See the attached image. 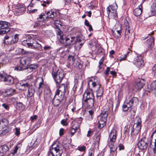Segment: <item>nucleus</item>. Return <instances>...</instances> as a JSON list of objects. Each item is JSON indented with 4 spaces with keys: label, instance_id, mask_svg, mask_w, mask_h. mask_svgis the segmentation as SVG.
Masks as SVG:
<instances>
[{
    "label": "nucleus",
    "instance_id": "nucleus-1",
    "mask_svg": "<svg viewBox=\"0 0 156 156\" xmlns=\"http://www.w3.org/2000/svg\"><path fill=\"white\" fill-rule=\"evenodd\" d=\"M31 58H30L24 57L22 58L20 60V66L16 67L15 70L20 71L24 70L28 73L34 71L37 68V65L30 64Z\"/></svg>",
    "mask_w": 156,
    "mask_h": 156
},
{
    "label": "nucleus",
    "instance_id": "nucleus-2",
    "mask_svg": "<svg viewBox=\"0 0 156 156\" xmlns=\"http://www.w3.org/2000/svg\"><path fill=\"white\" fill-rule=\"evenodd\" d=\"M30 37V39L28 38L23 41L22 42V44L26 47L36 49L39 51H42V46L37 41L41 39L39 36L37 35H32Z\"/></svg>",
    "mask_w": 156,
    "mask_h": 156
},
{
    "label": "nucleus",
    "instance_id": "nucleus-3",
    "mask_svg": "<svg viewBox=\"0 0 156 156\" xmlns=\"http://www.w3.org/2000/svg\"><path fill=\"white\" fill-rule=\"evenodd\" d=\"M56 31L59 42L65 46L72 45L76 41V37L71 34L64 35L59 28H57Z\"/></svg>",
    "mask_w": 156,
    "mask_h": 156
},
{
    "label": "nucleus",
    "instance_id": "nucleus-4",
    "mask_svg": "<svg viewBox=\"0 0 156 156\" xmlns=\"http://www.w3.org/2000/svg\"><path fill=\"white\" fill-rule=\"evenodd\" d=\"M62 152L59 145L56 144H54L50 149L48 156H61Z\"/></svg>",
    "mask_w": 156,
    "mask_h": 156
},
{
    "label": "nucleus",
    "instance_id": "nucleus-5",
    "mask_svg": "<svg viewBox=\"0 0 156 156\" xmlns=\"http://www.w3.org/2000/svg\"><path fill=\"white\" fill-rule=\"evenodd\" d=\"M52 75L53 78L57 83H61L64 77V75L63 72L61 71H59L58 69H53Z\"/></svg>",
    "mask_w": 156,
    "mask_h": 156
},
{
    "label": "nucleus",
    "instance_id": "nucleus-6",
    "mask_svg": "<svg viewBox=\"0 0 156 156\" xmlns=\"http://www.w3.org/2000/svg\"><path fill=\"white\" fill-rule=\"evenodd\" d=\"M138 101V98L135 97L132 98L129 101H126L122 106L123 111L125 112L127 111L129 108L131 107L133 105H136Z\"/></svg>",
    "mask_w": 156,
    "mask_h": 156
},
{
    "label": "nucleus",
    "instance_id": "nucleus-7",
    "mask_svg": "<svg viewBox=\"0 0 156 156\" xmlns=\"http://www.w3.org/2000/svg\"><path fill=\"white\" fill-rule=\"evenodd\" d=\"M67 88L66 85L62 84L56 90L55 98H59L61 100H63L65 91Z\"/></svg>",
    "mask_w": 156,
    "mask_h": 156
},
{
    "label": "nucleus",
    "instance_id": "nucleus-8",
    "mask_svg": "<svg viewBox=\"0 0 156 156\" xmlns=\"http://www.w3.org/2000/svg\"><path fill=\"white\" fill-rule=\"evenodd\" d=\"M91 83L93 88H98V89L96 91V96L97 98H98V97H101L103 94V88L101 87V85L98 82H93L92 80L90 79L89 80L88 84L89 85Z\"/></svg>",
    "mask_w": 156,
    "mask_h": 156
},
{
    "label": "nucleus",
    "instance_id": "nucleus-9",
    "mask_svg": "<svg viewBox=\"0 0 156 156\" xmlns=\"http://www.w3.org/2000/svg\"><path fill=\"white\" fill-rule=\"evenodd\" d=\"M108 112L107 111H102L100 115V118L98 122V127L100 129H102L105 125L107 121Z\"/></svg>",
    "mask_w": 156,
    "mask_h": 156
},
{
    "label": "nucleus",
    "instance_id": "nucleus-10",
    "mask_svg": "<svg viewBox=\"0 0 156 156\" xmlns=\"http://www.w3.org/2000/svg\"><path fill=\"white\" fill-rule=\"evenodd\" d=\"M18 35L17 34H15L14 37L5 35L3 43L7 45H11L17 43L18 40Z\"/></svg>",
    "mask_w": 156,
    "mask_h": 156
},
{
    "label": "nucleus",
    "instance_id": "nucleus-11",
    "mask_svg": "<svg viewBox=\"0 0 156 156\" xmlns=\"http://www.w3.org/2000/svg\"><path fill=\"white\" fill-rule=\"evenodd\" d=\"M9 23L7 22L0 21V34H6L10 31Z\"/></svg>",
    "mask_w": 156,
    "mask_h": 156
},
{
    "label": "nucleus",
    "instance_id": "nucleus-12",
    "mask_svg": "<svg viewBox=\"0 0 156 156\" xmlns=\"http://www.w3.org/2000/svg\"><path fill=\"white\" fill-rule=\"evenodd\" d=\"M133 62L139 68H142L144 66L142 57L140 55H136L134 58Z\"/></svg>",
    "mask_w": 156,
    "mask_h": 156
},
{
    "label": "nucleus",
    "instance_id": "nucleus-13",
    "mask_svg": "<svg viewBox=\"0 0 156 156\" xmlns=\"http://www.w3.org/2000/svg\"><path fill=\"white\" fill-rule=\"evenodd\" d=\"M149 141L146 138L141 139L138 142L137 146L138 148L141 150H145L148 145Z\"/></svg>",
    "mask_w": 156,
    "mask_h": 156
},
{
    "label": "nucleus",
    "instance_id": "nucleus-14",
    "mask_svg": "<svg viewBox=\"0 0 156 156\" xmlns=\"http://www.w3.org/2000/svg\"><path fill=\"white\" fill-rule=\"evenodd\" d=\"M92 98H94V97L92 90L90 89L87 90L83 94V100L84 99H89Z\"/></svg>",
    "mask_w": 156,
    "mask_h": 156
},
{
    "label": "nucleus",
    "instance_id": "nucleus-15",
    "mask_svg": "<svg viewBox=\"0 0 156 156\" xmlns=\"http://www.w3.org/2000/svg\"><path fill=\"white\" fill-rule=\"evenodd\" d=\"M15 7L17 15L22 14L25 12L26 8L25 5L23 4L17 5Z\"/></svg>",
    "mask_w": 156,
    "mask_h": 156
},
{
    "label": "nucleus",
    "instance_id": "nucleus-16",
    "mask_svg": "<svg viewBox=\"0 0 156 156\" xmlns=\"http://www.w3.org/2000/svg\"><path fill=\"white\" fill-rule=\"evenodd\" d=\"M154 39L153 37L150 36V38L147 41V43L148 44L147 51H152L154 46Z\"/></svg>",
    "mask_w": 156,
    "mask_h": 156
},
{
    "label": "nucleus",
    "instance_id": "nucleus-17",
    "mask_svg": "<svg viewBox=\"0 0 156 156\" xmlns=\"http://www.w3.org/2000/svg\"><path fill=\"white\" fill-rule=\"evenodd\" d=\"M124 25H125V32L126 35H128L130 33V30L131 28V23L129 20H128L126 18L125 21Z\"/></svg>",
    "mask_w": 156,
    "mask_h": 156
},
{
    "label": "nucleus",
    "instance_id": "nucleus-18",
    "mask_svg": "<svg viewBox=\"0 0 156 156\" xmlns=\"http://www.w3.org/2000/svg\"><path fill=\"white\" fill-rule=\"evenodd\" d=\"M144 85V81L143 80H138L134 85L135 88L137 90H140Z\"/></svg>",
    "mask_w": 156,
    "mask_h": 156
},
{
    "label": "nucleus",
    "instance_id": "nucleus-19",
    "mask_svg": "<svg viewBox=\"0 0 156 156\" xmlns=\"http://www.w3.org/2000/svg\"><path fill=\"white\" fill-rule=\"evenodd\" d=\"M83 101L87 104V106L89 108L92 107L94 105V98H92L89 99H84Z\"/></svg>",
    "mask_w": 156,
    "mask_h": 156
},
{
    "label": "nucleus",
    "instance_id": "nucleus-20",
    "mask_svg": "<svg viewBox=\"0 0 156 156\" xmlns=\"http://www.w3.org/2000/svg\"><path fill=\"white\" fill-rule=\"evenodd\" d=\"M79 126L77 123L75 122L70 128V135L73 136L76 132V131L79 128Z\"/></svg>",
    "mask_w": 156,
    "mask_h": 156
},
{
    "label": "nucleus",
    "instance_id": "nucleus-21",
    "mask_svg": "<svg viewBox=\"0 0 156 156\" xmlns=\"http://www.w3.org/2000/svg\"><path fill=\"white\" fill-rule=\"evenodd\" d=\"M141 129L140 127H137V128L133 127L132 126H131L130 129H129V130H130L131 134L132 136H136L140 132Z\"/></svg>",
    "mask_w": 156,
    "mask_h": 156
},
{
    "label": "nucleus",
    "instance_id": "nucleus-22",
    "mask_svg": "<svg viewBox=\"0 0 156 156\" xmlns=\"http://www.w3.org/2000/svg\"><path fill=\"white\" fill-rule=\"evenodd\" d=\"M5 79L3 81L7 85H11L14 82L13 78L10 76L6 75Z\"/></svg>",
    "mask_w": 156,
    "mask_h": 156
},
{
    "label": "nucleus",
    "instance_id": "nucleus-23",
    "mask_svg": "<svg viewBox=\"0 0 156 156\" xmlns=\"http://www.w3.org/2000/svg\"><path fill=\"white\" fill-rule=\"evenodd\" d=\"M142 4L138 6V8L136 9L133 11V14L136 16H140L142 13Z\"/></svg>",
    "mask_w": 156,
    "mask_h": 156
},
{
    "label": "nucleus",
    "instance_id": "nucleus-24",
    "mask_svg": "<svg viewBox=\"0 0 156 156\" xmlns=\"http://www.w3.org/2000/svg\"><path fill=\"white\" fill-rule=\"evenodd\" d=\"M9 150V146L5 145H4L0 146V153L2 154H5Z\"/></svg>",
    "mask_w": 156,
    "mask_h": 156
},
{
    "label": "nucleus",
    "instance_id": "nucleus-25",
    "mask_svg": "<svg viewBox=\"0 0 156 156\" xmlns=\"http://www.w3.org/2000/svg\"><path fill=\"white\" fill-rule=\"evenodd\" d=\"M63 100L60 99L59 98H54L52 100V103L53 105L55 106H58L60 103Z\"/></svg>",
    "mask_w": 156,
    "mask_h": 156
},
{
    "label": "nucleus",
    "instance_id": "nucleus-26",
    "mask_svg": "<svg viewBox=\"0 0 156 156\" xmlns=\"http://www.w3.org/2000/svg\"><path fill=\"white\" fill-rule=\"evenodd\" d=\"M100 134L95 136L94 138V144L97 147H99V143L100 140Z\"/></svg>",
    "mask_w": 156,
    "mask_h": 156
},
{
    "label": "nucleus",
    "instance_id": "nucleus-27",
    "mask_svg": "<svg viewBox=\"0 0 156 156\" xmlns=\"http://www.w3.org/2000/svg\"><path fill=\"white\" fill-rule=\"evenodd\" d=\"M48 18V16L46 15V13H42L40 15L39 18H37V20L39 21L43 22Z\"/></svg>",
    "mask_w": 156,
    "mask_h": 156
},
{
    "label": "nucleus",
    "instance_id": "nucleus-28",
    "mask_svg": "<svg viewBox=\"0 0 156 156\" xmlns=\"http://www.w3.org/2000/svg\"><path fill=\"white\" fill-rule=\"evenodd\" d=\"M19 147L17 146H16L14 148L12 151L8 155V156H17L18 155L17 151Z\"/></svg>",
    "mask_w": 156,
    "mask_h": 156
},
{
    "label": "nucleus",
    "instance_id": "nucleus-29",
    "mask_svg": "<svg viewBox=\"0 0 156 156\" xmlns=\"http://www.w3.org/2000/svg\"><path fill=\"white\" fill-rule=\"evenodd\" d=\"M9 62V59L7 56H2L0 57V62L2 64H5Z\"/></svg>",
    "mask_w": 156,
    "mask_h": 156
},
{
    "label": "nucleus",
    "instance_id": "nucleus-30",
    "mask_svg": "<svg viewBox=\"0 0 156 156\" xmlns=\"http://www.w3.org/2000/svg\"><path fill=\"white\" fill-rule=\"evenodd\" d=\"M28 89V94L27 95V96L28 97H30L33 95L34 94L35 92V90L32 87H29Z\"/></svg>",
    "mask_w": 156,
    "mask_h": 156
},
{
    "label": "nucleus",
    "instance_id": "nucleus-31",
    "mask_svg": "<svg viewBox=\"0 0 156 156\" xmlns=\"http://www.w3.org/2000/svg\"><path fill=\"white\" fill-rule=\"evenodd\" d=\"M46 15L48 16V18H52L56 14V13L52 11H46L45 12Z\"/></svg>",
    "mask_w": 156,
    "mask_h": 156
},
{
    "label": "nucleus",
    "instance_id": "nucleus-32",
    "mask_svg": "<svg viewBox=\"0 0 156 156\" xmlns=\"http://www.w3.org/2000/svg\"><path fill=\"white\" fill-rule=\"evenodd\" d=\"M141 120L140 118H137V122L136 123H135L133 127H135L137 128L138 127H140V129H141Z\"/></svg>",
    "mask_w": 156,
    "mask_h": 156
},
{
    "label": "nucleus",
    "instance_id": "nucleus-33",
    "mask_svg": "<svg viewBox=\"0 0 156 156\" xmlns=\"http://www.w3.org/2000/svg\"><path fill=\"white\" fill-rule=\"evenodd\" d=\"M116 139V137L112 136H109L108 142L109 144H112L115 141Z\"/></svg>",
    "mask_w": 156,
    "mask_h": 156
},
{
    "label": "nucleus",
    "instance_id": "nucleus-34",
    "mask_svg": "<svg viewBox=\"0 0 156 156\" xmlns=\"http://www.w3.org/2000/svg\"><path fill=\"white\" fill-rule=\"evenodd\" d=\"M151 11L154 13L156 12V1H155L152 4L151 8Z\"/></svg>",
    "mask_w": 156,
    "mask_h": 156
},
{
    "label": "nucleus",
    "instance_id": "nucleus-35",
    "mask_svg": "<svg viewBox=\"0 0 156 156\" xmlns=\"http://www.w3.org/2000/svg\"><path fill=\"white\" fill-rule=\"evenodd\" d=\"M5 121H6L5 119L0 120V129H3L6 126Z\"/></svg>",
    "mask_w": 156,
    "mask_h": 156
},
{
    "label": "nucleus",
    "instance_id": "nucleus-36",
    "mask_svg": "<svg viewBox=\"0 0 156 156\" xmlns=\"http://www.w3.org/2000/svg\"><path fill=\"white\" fill-rule=\"evenodd\" d=\"M15 90L12 88H10L7 89L5 91L7 94L8 95H12L15 92Z\"/></svg>",
    "mask_w": 156,
    "mask_h": 156
},
{
    "label": "nucleus",
    "instance_id": "nucleus-37",
    "mask_svg": "<svg viewBox=\"0 0 156 156\" xmlns=\"http://www.w3.org/2000/svg\"><path fill=\"white\" fill-rule=\"evenodd\" d=\"M68 60L69 64H73L75 61V59L73 56H69L68 57Z\"/></svg>",
    "mask_w": 156,
    "mask_h": 156
},
{
    "label": "nucleus",
    "instance_id": "nucleus-38",
    "mask_svg": "<svg viewBox=\"0 0 156 156\" xmlns=\"http://www.w3.org/2000/svg\"><path fill=\"white\" fill-rule=\"evenodd\" d=\"M109 136L117 137L116 131L115 129H113L111 131Z\"/></svg>",
    "mask_w": 156,
    "mask_h": 156
},
{
    "label": "nucleus",
    "instance_id": "nucleus-39",
    "mask_svg": "<svg viewBox=\"0 0 156 156\" xmlns=\"http://www.w3.org/2000/svg\"><path fill=\"white\" fill-rule=\"evenodd\" d=\"M156 111L154 109L151 110L149 113V117H154L156 115Z\"/></svg>",
    "mask_w": 156,
    "mask_h": 156
},
{
    "label": "nucleus",
    "instance_id": "nucleus-40",
    "mask_svg": "<svg viewBox=\"0 0 156 156\" xmlns=\"http://www.w3.org/2000/svg\"><path fill=\"white\" fill-rule=\"evenodd\" d=\"M16 106L17 108L19 110H22L24 108V106L21 102L17 103L16 105Z\"/></svg>",
    "mask_w": 156,
    "mask_h": 156
},
{
    "label": "nucleus",
    "instance_id": "nucleus-41",
    "mask_svg": "<svg viewBox=\"0 0 156 156\" xmlns=\"http://www.w3.org/2000/svg\"><path fill=\"white\" fill-rule=\"evenodd\" d=\"M110 153H113L114 152H116V151L117 149V147H115L113 144H111V146H110Z\"/></svg>",
    "mask_w": 156,
    "mask_h": 156
},
{
    "label": "nucleus",
    "instance_id": "nucleus-42",
    "mask_svg": "<svg viewBox=\"0 0 156 156\" xmlns=\"http://www.w3.org/2000/svg\"><path fill=\"white\" fill-rule=\"evenodd\" d=\"M77 149L80 151H85L86 149V147L84 146H79L78 147Z\"/></svg>",
    "mask_w": 156,
    "mask_h": 156
},
{
    "label": "nucleus",
    "instance_id": "nucleus-43",
    "mask_svg": "<svg viewBox=\"0 0 156 156\" xmlns=\"http://www.w3.org/2000/svg\"><path fill=\"white\" fill-rule=\"evenodd\" d=\"M94 150L93 148H90L89 150L88 156H94Z\"/></svg>",
    "mask_w": 156,
    "mask_h": 156
},
{
    "label": "nucleus",
    "instance_id": "nucleus-44",
    "mask_svg": "<svg viewBox=\"0 0 156 156\" xmlns=\"http://www.w3.org/2000/svg\"><path fill=\"white\" fill-rule=\"evenodd\" d=\"M93 112L92 111H89V115H88V119L89 120H91L92 119L93 117L92 115L93 114Z\"/></svg>",
    "mask_w": 156,
    "mask_h": 156
},
{
    "label": "nucleus",
    "instance_id": "nucleus-45",
    "mask_svg": "<svg viewBox=\"0 0 156 156\" xmlns=\"http://www.w3.org/2000/svg\"><path fill=\"white\" fill-rule=\"evenodd\" d=\"M104 60V57H103L99 61V65L98 66V67L99 69H101L102 68V66L101 65L103 64V62Z\"/></svg>",
    "mask_w": 156,
    "mask_h": 156
},
{
    "label": "nucleus",
    "instance_id": "nucleus-46",
    "mask_svg": "<svg viewBox=\"0 0 156 156\" xmlns=\"http://www.w3.org/2000/svg\"><path fill=\"white\" fill-rule=\"evenodd\" d=\"M50 2H51V1H43V3L41 4V5L44 7L46 6L47 5H49Z\"/></svg>",
    "mask_w": 156,
    "mask_h": 156
},
{
    "label": "nucleus",
    "instance_id": "nucleus-47",
    "mask_svg": "<svg viewBox=\"0 0 156 156\" xmlns=\"http://www.w3.org/2000/svg\"><path fill=\"white\" fill-rule=\"evenodd\" d=\"M6 75L5 73H0V80L1 81H4Z\"/></svg>",
    "mask_w": 156,
    "mask_h": 156
},
{
    "label": "nucleus",
    "instance_id": "nucleus-48",
    "mask_svg": "<svg viewBox=\"0 0 156 156\" xmlns=\"http://www.w3.org/2000/svg\"><path fill=\"white\" fill-rule=\"evenodd\" d=\"M153 136H154V140H155L154 142V147L155 149H156V131H155L152 134L151 136V137H152Z\"/></svg>",
    "mask_w": 156,
    "mask_h": 156
},
{
    "label": "nucleus",
    "instance_id": "nucleus-49",
    "mask_svg": "<svg viewBox=\"0 0 156 156\" xmlns=\"http://www.w3.org/2000/svg\"><path fill=\"white\" fill-rule=\"evenodd\" d=\"M60 23V21L58 20H55L54 22L55 24L57 27H59V25L61 26Z\"/></svg>",
    "mask_w": 156,
    "mask_h": 156
},
{
    "label": "nucleus",
    "instance_id": "nucleus-50",
    "mask_svg": "<svg viewBox=\"0 0 156 156\" xmlns=\"http://www.w3.org/2000/svg\"><path fill=\"white\" fill-rule=\"evenodd\" d=\"M61 124L64 126H66L68 124L67 121H66V120L64 119H62L61 121Z\"/></svg>",
    "mask_w": 156,
    "mask_h": 156
},
{
    "label": "nucleus",
    "instance_id": "nucleus-51",
    "mask_svg": "<svg viewBox=\"0 0 156 156\" xmlns=\"http://www.w3.org/2000/svg\"><path fill=\"white\" fill-rule=\"evenodd\" d=\"M76 39L77 41L78 42H81L83 41V42H84V40L83 39H82L80 36L76 38Z\"/></svg>",
    "mask_w": 156,
    "mask_h": 156
},
{
    "label": "nucleus",
    "instance_id": "nucleus-52",
    "mask_svg": "<svg viewBox=\"0 0 156 156\" xmlns=\"http://www.w3.org/2000/svg\"><path fill=\"white\" fill-rule=\"evenodd\" d=\"M20 84L22 86L24 87L28 88L29 87V86H30L29 84L27 83H20Z\"/></svg>",
    "mask_w": 156,
    "mask_h": 156
},
{
    "label": "nucleus",
    "instance_id": "nucleus-53",
    "mask_svg": "<svg viewBox=\"0 0 156 156\" xmlns=\"http://www.w3.org/2000/svg\"><path fill=\"white\" fill-rule=\"evenodd\" d=\"M116 32H117V34L116 36L117 37H120L121 35V30H117L116 31Z\"/></svg>",
    "mask_w": 156,
    "mask_h": 156
},
{
    "label": "nucleus",
    "instance_id": "nucleus-54",
    "mask_svg": "<svg viewBox=\"0 0 156 156\" xmlns=\"http://www.w3.org/2000/svg\"><path fill=\"white\" fill-rule=\"evenodd\" d=\"M2 106L6 110H8L9 108L8 105L5 103L3 104L2 105Z\"/></svg>",
    "mask_w": 156,
    "mask_h": 156
},
{
    "label": "nucleus",
    "instance_id": "nucleus-55",
    "mask_svg": "<svg viewBox=\"0 0 156 156\" xmlns=\"http://www.w3.org/2000/svg\"><path fill=\"white\" fill-rule=\"evenodd\" d=\"M119 150L120 151L121 150H123L124 149V145L122 144H119Z\"/></svg>",
    "mask_w": 156,
    "mask_h": 156
},
{
    "label": "nucleus",
    "instance_id": "nucleus-56",
    "mask_svg": "<svg viewBox=\"0 0 156 156\" xmlns=\"http://www.w3.org/2000/svg\"><path fill=\"white\" fill-rule=\"evenodd\" d=\"M64 129L63 128H61L59 130V134L60 136H61L64 134Z\"/></svg>",
    "mask_w": 156,
    "mask_h": 156
},
{
    "label": "nucleus",
    "instance_id": "nucleus-57",
    "mask_svg": "<svg viewBox=\"0 0 156 156\" xmlns=\"http://www.w3.org/2000/svg\"><path fill=\"white\" fill-rule=\"evenodd\" d=\"M15 129L16 130L15 134L17 135H19L20 134V129L17 128H16Z\"/></svg>",
    "mask_w": 156,
    "mask_h": 156
},
{
    "label": "nucleus",
    "instance_id": "nucleus-58",
    "mask_svg": "<svg viewBox=\"0 0 156 156\" xmlns=\"http://www.w3.org/2000/svg\"><path fill=\"white\" fill-rule=\"evenodd\" d=\"M110 67H108L106 68V70H105V74L106 75H108V72L110 71Z\"/></svg>",
    "mask_w": 156,
    "mask_h": 156
},
{
    "label": "nucleus",
    "instance_id": "nucleus-59",
    "mask_svg": "<svg viewBox=\"0 0 156 156\" xmlns=\"http://www.w3.org/2000/svg\"><path fill=\"white\" fill-rule=\"evenodd\" d=\"M109 6L110 7V8L111 9V10L113 11L112 12H114L115 11L116 8L115 7L113 6L112 5H110Z\"/></svg>",
    "mask_w": 156,
    "mask_h": 156
},
{
    "label": "nucleus",
    "instance_id": "nucleus-60",
    "mask_svg": "<svg viewBox=\"0 0 156 156\" xmlns=\"http://www.w3.org/2000/svg\"><path fill=\"white\" fill-rule=\"evenodd\" d=\"M44 83L43 81L39 83V86L38 87V89L40 90L41 88L42 87V86L43 85Z\"/></svg>",
    "mask_w": 156,
    "mask_h": 156
},
{
    "label": "nucleus",
    "instance_id": "nucleus-61",
    "mask_svg": "<svg viewBox=\"0 0 156 156\" xmlns=\"http://www.w3.org/2000/svg\"><path fill=\"white\" fill-rule=\"evenodd\" d=\"M110 8V7H109V6L107 8V12L108 16L110 13V12H112Z\"/></svg>",
    "mask_w": 156,
    "mask_h": 156
},
{
    "label": "nucleus",
    "instance_id": "nucleus-62",
    "mask_svg": "<svg viewBox=\"0 0 156 156\" xmlns=\"http://www.w3.org/2000/svg\"><path fill=\"white\" fill-rule=\"evenodd\" d=\"M136 111V109H133L132 108V109L130 110V112H131V114L133 115H135V112Z\"/></svg>",
    "mask_w": 156,
    "mask_h": 156
},
{
    "label": "nucleus",
    "instance_id": "nucleus-63",
    "mask_svg": "<svg viewBox=\"0 0 156 156\" xmlns=\"http://www.w3.org/2000/svg\"><path fill=\"white\" fill-rule=\"evenodd\" d=\"M30 118L32 121L36 120L37 119V116L36 115H34L33 116H31Z\"/></svg>",
    "mask_w": 156,
    "mask_h": 156
},
{
    "label": "nucleus",
    "instance_id": "nucleus-64",
    "mask_svg": "<svg viewBox=\"0 0 156 156\" xmlns=\"http://www.w3.org/2000/svg\"><path fill=\"white\" fill-rule=\"evenodd\" d=\"M51 48V47L48 46H45L44 47V50H49Z\"/></svg>",
    "mask_w": 156,
    "mask_h": 156
}]
</instances>
